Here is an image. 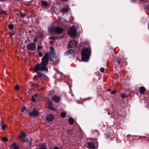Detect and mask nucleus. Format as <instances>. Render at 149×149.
Instances as JSON below:
<instances>
[{
	"label": "nucleus",
	"instance_id": "38",
	"mask_svg": "<svg viewBox=\"0 0 149 149\" xmlns=\"http://www.w3.org/2000/svg\"><path fill=\"white\" fill-rule=\"evenodd\" d=\"M116 92L115 90H113L111 92V94H115L116 93Z\"/></svg>",
	"mask_w": 149,
	"mask_h": 149
},
{
	"label": "nucleus",
	"instance_id": "47",
	"mask_svg": "<svg viewBox=\"0 0 149 149\" xmlns=\"http://www.w3.org/2000/svg\"><path fill=\"white\" fill-rule=\"evenodd\" d=\"M57 61H58V59H57Z\"/></svg>",
	"mask_w": 149,
	"mask_h": 149
},
{
	"label": "nucleus",
	"instance_id": "26",
	"mask_svg": "<svg viewBox=\"0 0 149 149\" xmlns=\"http://www.w3.org/2000/svg\"><path fill=\"white\" fill-rule=\"evenodd\" d=\"M14 26L12 24H10L9 25L8 28L10 30L13 29V28Z\"/></svg>",
	"mask_w": 149,
	"mask_h": 149
},
{
	"label": "nucleus",
	"instance_id": "14",
	"mask_svg": "<svg viewBox=\"0 0 149 149\" xmlns=\"http://www.w3.org/2000/svg\"><path fill=\"white\" fill-rule=\"evenodd\" d=\"M26 136V134L24 132H22L21 133L20 135L19 136V138L20 139H22V140H24L23 139Z\"/></svg>",
	"mask_w": 149,
	"mask_h": 149
},
{
	"label": "nucleus",
	"instance_id": "29",
	"mask_svg": "<svg viewBox=\"0 0 149 149\" xmlns=\"http://www.w3.org/2000/svg\"><path fill=\"white\" fill-rule=\"evenodd\" d=\"M7 13V12L6 11L1 10V14H6Z\"/></svg>",
	"mask_w": 149,
	"mask_h": 149
},
{
	"label": "nucleus",
	"instance_id": "11",
	"mask_svg": "<svg viewBox=\"0 0 149 149\" xmlns=\"http://www.w3.org/2000/svg\"><path fill=\"white\" fill-rule=\"evenodd\" d=\"M52 100L56 102H58L60 100V98L57 95L54 96L52 98Z\"/></svg>",
	"mask_w": 149,
	"mask_h": 149
},
{
	"label": "nucleus",
	"instance_id": "13",
	"mask_svg": "<svg viewBox=\"0 0 149 149\" xmlns=\"http://www.w3.org/2000/svg\"><path fill=\"white\" fill-rule=\"evenodd\" d=\"M125 61V59L124 58L119 59L117 58L116 60V62L118 64H122Z\"/></svg>",
	"mask_w": 149,
	"mask_h": 149
},
{
	"label": "nucleus",
	"instance_id": "34",
	"mask_svg": "<svg viewBox=\"0 0 149 149\" xmlns=\"http://www.w3.org/2000/svg\"><path fill=\"white\" fill-rule=\"evenodd\" d=\"M42 48V47L41 45H39L38 44V51L40 49Z\"/></svg>",
	"mask_w": 149,
	"mask_h": 149
},
{
	"label": "nucleus",
	"instance_id": "6",
	"mask_svg": "<svg viewBox=\"0 0 149 149\" xmlns=\"http://www.w3.org/2000/svg\"><path fill=\"white\" fill-rule=\"evenodd\" d=\"M63 31V29L59 26H57L54 27L52 29V31L55 32L57 34L61 33Z\"/></svg>",
	"mask_w": 149,
	"mask_h": 149
},
{
	"label": "nucleus",
	"instance_id": "44",
	"mask_svg": "<svg viewBox=\"0 0 149 149\" xmlns=\"http://www.w3.org/2000/svg\"><path fill=\"white\" fill-rule=\"evenodd\" d=\"M36 41H37V38H35L34 39V42H36Z\"/></svg>",
	"mask_w": 149,
	"mask_h": 149
},
{
	"label": "nucleus",
	"instance_id": "16",
	"mask_svg": "<svg viewBox=\"0 0 149 149\" xmlns=\"http://www.w3.org/2000/svg\"><path fill=\"white\" fill-rule=\"evenodd\" d=\"M69 123L71 125L73 124L74 122V120L72 118H70L68 119Z\"/></svg>",
	"mask_w": 149,
	"mask_h": 149
},
{
	"label": "nucleus",
	"instance_id": "24",
	"mask_svg": "<svg viewBox=\"0 0 149 149\" xmlns=\"http://www.w3.org/2000/svg\"><path fill=\"white\" fill-rule=\"evenodd\" d=\"M66 116V114L65 112H63L61 113V116L63 118H65Z\"/></svg>",
	"mask_w": 149,
	"mask_h": 149
},
{
	"label": "nucleus",
	"instance_id": "39",
	"mask_svg": "<svg viewBox=\"0 0 149 149\" xmlns=\"http://www.w3.org/2000/svg\"><path fill=\"white\" fill-rule=\"evenodd\" d=\"M25 109H26V107H24L21 110V111L22 112H23L24 110H25Z\"/></svg>",
	"mask_w": 149,
	"mask_h": 149
},
{
	"label": "nucleus",
	"instance_id": "31",
	"mask_svg": "<svg viewBox=\"0 0 149 149\" xmlns=\"http://www.w3.org/2000/svg\"><path fill=\"white\" fill-rule=\"evenodd\" d=\"M52 102L51 101H49L48 102V106H52Z\"/></svg>",
	"mask_w": 149,
	"mask_h": 149
},
{
	"label": "nucleus",
	"instance_id": "35",
	"mask_svg": "<svg viewBox=\"0 0 149 149\" xmlns=\"http://www.w3.org/2000/svg\"><path fill=\"white\" fill-rule=\"evenodd\" d=\"M100 71L102 72H103L104 71V69L103 68H101L100 69Z\"/></svg>",
	"mask_w": 149,
	"mask_h": 149
},
{
	"label": "nucleus",
	"instance_id": "12",
	"mask_svg": "<svg viewBox=\"0 0 149 149\" xmlns=\"http://www.w3.org/2000/svg\"><path fill=\"white\" fill-rule=\"evenodd\" d=\"M41 3L43 6H45L46 7L49 6L50 4L48 3L47 2L42 0L41 1Z\"/></svg>",
	"mask_w": 149,
	"mask_h": 149
},
{
	"label": "nucleus",
	"instance_id": "9",
	"mask_svg": "<svg viewBox=\"0 0 149 149\" xmlns=\"http://www.w3.org/2000/svg\"><path fill=\"white\" fill-rule=\"evenodd\" d=\"M39 115V113L35 109H34L32 111L29 113V115L31 117H36Z\"/></svg>",
	"mask_w": 149,
	"mask_h": 149
},
{
	"label": "nucleus",
	"instance_id": "3",
	"mask_svg": "<svg viewBox=\"0 0 149 149\" xmlns=\"http://www.w3.org/2000/svg\"><path fill=\"white\" fill-rule=\"evenodd\" d=\"M91 51L90 48H85L81 51V60L83 61H88L91 55Z\"/></svg>",
	"mask_w": 149,
	"mask_h": 149
},
{
	"label": "nucleus",
	"instance_id": "25",
	"mask_svg": "<svg viewBox=\"0 0 149 149\" xmlns=\"http://www.w3.org/2000/svg\"><path fill=\"white\" fill-rule=\"evenodd\" d=\"M127 95L125 93H121V97L122 98H125L126 97Z\"/></svg>",
	"mask_w": 149,
	"mask_h": 149
},
{
	"label": "nucleus",
	"instance_id": "46",
	"mask_svg": "<svg viewBox=\"0 0 149 149\" xmlns=\"http://www.w3.org/2000/svg\"><path fill=\"white\" fill-rule=\"evenodd\" d=\"M3 0H0V1H2Z\"/></svg>",
	"mask_w": 149,
	"mask_h": 149
},
{
	"label": "nucleus",
	"instance_id": "48",
	"mask_svg": "<svg viewBox=\"0 0 149 149\" xmlns=\"http://www.w3.org/2000/svg\"><path fill=\"white\" fill-rule=\"evenodd\" d=\"M13 35V34H12V35Z\"/></svg>",
	"mask_w": 149,
	"mask_h": 149
},
{
	"label": "nucleus",
	"instance_id": "21",
	"mask_svg": "<svg viewBox=\"0 0 149 149\" xmlns=\"http://www.w3.org/2000/svg\"><path fill=\"white\" fill-rule=\"evenodd\" d=\"M40 149H47V147L44 145H41L40 146Z\"/></svg>",
	"mask_w": 149,
	"mask_h": 149
},
{
	"label": "nucleus",
	"instance_id": "43",
	"mask_svg": "<svg viewBox=\"0 0 149 149\" xmlns=\"http://www.w3.org/2000/svg\"><path fill=\"white\" fill-rule=\"evenodd\" d=\"M61 1H68V0H61Z\"/></svg>",
	"mask_w": 149,
	"mask_h": 149
},
{
	"label": "nucleus",
	"instance_id": "20",
	"mask_svg": "<svg viewBox=\"0 0 149 149\" xmlns=\"http://www.w3.org/2000/svg\"><path fill=\"white\" fill-rule=\"evenodd\" d=\"M105 137L107 139L110 136V134L109 132H107V133H106L105 134Z\"/></svg>",
	"mask_w": 149,
	"mask_h": 149
},
{
	"label": "nucleus",
	"instance_id": "19",
	"mask_svg": "<svg viewBox=\"0 0 149 149\" xmlns=\"http://www.w3.org/2000/svg\"><path fill=\"white\" fill-rule=\"evenodd\" d=\"M146 91V89L144 87L141 86L140 88V92L141 93H143Z\"/></svg>",
	"mask_w": 149,
	"mask_h": 149
},
{
	"label": "nucleus",
	"instance_id": "1",
	"mask_svg": "<svg viewBox=\"0 0 149 149\" xmlns=\"http://www.w3.org/2000/svg\"><path fill=\"white\" fill-rule=\"evenodd\" d=\"M48 63L43 58L42 59L40 63H38L35 66L34 68V72H37L38 71H45L48 72V69L46 67V66L48 64Z\"/></svg>",
	"mask_w": 149,
	"mask_h": 149
},
{
	"label": "nucleus",
	"instance_id": "42",
	"mask_svg": "<svg viewBox=\"0 0 149 149\" xmlns=\"http://www.w3.org/2000/svg\"><path fill=\"white\" fill-rule=\"evenodd\" d=\"M49 43L51 44H52L53 43V41H49Z\"/></svg>",
	"mask_w": 149,
	"mask_h": 149
},
{
	"label": "nucleus",
	"instance_id": "36",
	"mask_svg": "<svg viewBox=\"0 0 149 149\" xmlns=\"http://www.w3.org/2000/svg\"><path fill=\"white\" fill-rule=\"evenodd\" d=\"M38 56L40 57H42V53L41 52H39Z\"/></svg>",
	"mask_w": 149,
	"mask_h": 149
},
{
	"label": "nucleus",
	"instance_id": "27",
	"mask_svg": "<svg viewBox=\"0 0 149 149\" xmlns=\"http://www.w3.org/2000/svg\"><path fill=\"white\" fill-rule=\"evenodd\" d=\"M2 141L5 142H7L8 141V139L7 137H4L2 138Z\"/></svg>",
	"mask_w": 149,
	"mask_h": 149
},
{
	"label": "nucleus",
	"instance_id": "4",
	"mask_svg": "<svg viewBox=\"0 0 149 149\" xmlns=\"http://www.w3.org/2000/svg\"><path fill=\"white\" fill-rule=\"evenodd\" d=\"M68 34L72 38L76 37L77 33L76 28L75 26H73L70 27L68 29Z\"/></svg>",
	"mask_w": 149,
	"mask_h": 149
},
{
	"label": "nucleus",
	"instance_id": "10",
	"mask_svg": "<svg viewBox=\"0 0 149 149\" xmlns=\"http://www.w3.org/2000/svg\"><path fill=\"white\" fill-rule=\"evenodd\" d=\"M54 116L52 114H49L45 117L46 120L48 122L52 121L54 118Z\"/></svg>",
	"mask_w": 149,
	"mask_h": 149
},
{
	"label": "nucleus",
	"instance_id": "7",
	"mask_svg": "<svg viewBox=\"0 0 149 149\" xmlns=\"http://www.w3.org/2000/svg\"><path fill=\"white\" fill-rule=\"evenodd\" d=\"M78 45V43L77 42L74 40H70L68 47L69 48H74L77 47Z\"/></svg>",
	"mask_w": 149,
	"mask_h": 149
},
{
	"label": "nucleus",
	"instance_id": "15",
	"mask_svg": "<svg viewBox=\"0 0 149 149\" xmlns=\"http://www.w3.org/2000/svg\"><path fill=\"white\" fill-rule=\"evenodd\" d=\"M69 10V8L66 7H64L61 9L60 12L62 13H64L68 12Z\"/></svg>",
	"mask_w": 149,
	"mask_h": 149
},
{
	"label": "nucleus",
	"instance_id": "41",
	"mask_svg": "<svg viewBox=\"0 0 149 149\" xmlns=\"http://www.w3.org/2000/svg\"><path fill=\"white\" fill-rule=\"evenodd\" d=\"M53 149H59V148L58 147H54Z\"/></svg>",
	"mask_w": 149,
	"mask_h": 149
},
{
	"label": "nucleus",
	"instance_id": "23",
	"mask_svg": "<svg viewBox=\"0 0 149 149\" xmlns=\"http://www.w3.org/2000/svg\"><path fill=\"white\" fill-rule=\"evenodd\" d=\"M37 76L39 78H41L42 77L44 76V74L42 73H40L38 74Z\"/></svg>",
	"mask_w": 149,
	"mask_h": 149
},
{
	"label": "nucleus",
	"instance_id": "33",
	"mask_svg": "<svg viewBox=\"0 0 149 149\" xmlns=\"http://www.w3.org/2000/svg\"><path fill=\"white\" fill-rule=\"evenodd\" d=\"M15 89L16 91H18L19 89V86L18 85L16 86L15 88Z\"/></svg>",
	"mask_w": 149,
	"mask_h": 149
},
{
	"label": "nucleus",
	"instance_id": "2",
	"mask_svg": "<svg viewBox=\"0 0 149 149\" xmlns=\"http://www.w3.org/2000/svg\"><path fill=\"white\" fill-rule=\"evenodd\" d=\"M50 51L45 53V56L42 57L45 60L49 63V59L50 61H54V58H55V54L54 47L51 46L50 47Z\"/></svg>",
	"mask_w": 149,
	"mask_h": 149
},
{
	"label": "nucleus",
	"instance_id": "45",
	"mask_svg": "<svg viewBox=\"0 0 149 149\" xmlns=\"http://www.w3.org/2000/svg\"><path fill=\"white\" fill-rule=\"evenodd\" d=\"M132 2H134L136 0H130Z\"/></svg>",
	"mask_w": 149,
	"mask_h": 149
},
{
	"label": "nucleus",
	"instance_id": "37",
	"mask_svg": "<svg viewBox=\"0 0 149 149\" xmlns=\"http://www.w3.org/2000/svg\"><path fill=\"white\" fill-rule=\"evenodd\" d=\"M48 108L49 109H52V110H54V108L52 106H48Z\"/></svg>",
	"mask_w": 149,
	"mask_h": 149
},
{
	"label": "nucleus",
	"instance_id": "17",
	"mask_svg": "<svg viewBox=\"0 0 149 149\" xmlns=\"http://www.w3.org/2000/svg\"><path fill=\"white\" fill-rule=\"evenodd\" d=\"M11 147L14 149H19V147L15 143L11 144Z\"/></svg>",
	"mask_w": 149,
	"mask_h": 149
},
{
	"label": "nucleus",
	"instance_id": "28",
	"mask_svg": "<svg viewBox=\"0 0 149 149\" xmlns=\"http://www.w3.org/2000/svg\"><path fill=\"white\" fill-rule=\"evenodd\" d=\"M49 39H51L52 40H54L56 38L54 36H50L49 37Z\"/></svg>",
	"mask_w": 149,
	"mask_h": 149
},
{
	"label": "nucleus",
	"instance_id": "32",
	"mask_svg": "<svg viewBox=\"0 0 149 149\" xmlns=\"http://www.w3.org/2000/svg\"><path fill=\"white\" fill-rule=\"evenodd\" d=\"M36 97H35L34 96H32L31 98H32V101L33 102H35L36 101V99L35 98Z\"/></svg>",
	"mask_w": 149,
	"mask_h": 149
},
{
	"label": "nucleus",
	"instance_id": "22",
	"mask_svg": "<svg viewBox=\"0 0 149 149\" xmlns=\"http://www.w3.org/2000/svg\"><path fill=\"white\" fill-rule=\"evenodd\" d=\"M26 15V13H22V12H20V16L21 17H24L25 16V15Z\"/></svg>",
	"mask_w": 149,
	"mask_h": 149
},
{
	"label": "nucleus",
	"instance_id": "30",
	"mask_svg": "<svg viewBox=\"0 0 149 149\" xmlns=\"http://www.w3.org/2000/svg\"><path fill=\"white\" fill-rule=\"evenodd\" d=\"M6 127V125L5 124H2L1 125V128L3 130H4L5 129Z\"/></svg>",
	"mask_w": 149,
	"mask_h": 149
},
{
	"label": "nucleus",
	"instance_id": "5",
	"mask_svg": "<svg viewBox=\"0 0 149 149\" xmlns=\"http://www.w3.org/2000/svg\"><path fill=\"white\" fill-rule=\"evenodd\" d=\"M98 146V143L97 141L88 142V148L93 149H97Z\"/></svg>",
	"mask_w": 149,
	"mask_h": 149
},
{
	"label": "nucleus",
	"instance_id": "40",
	"mask_svg": "<svg viewBox=\"0 0 149 149\" xmlns=\"http://www.w3.org/2000/svg\"><path fill=\"white\" fill-rule=\"evenodd\" d=\"M33 96H34L35 97H38V95L37 94H35Z\"/></svg>",
	"mask_w": 149,
	"mask_h": 149
},
{
	"label": "nucleus",
	"instance_id": "18",
	"mask_svg": "<svg viewBox=\"0 0 149 149\" xmlns=\"http://www.w3.org/2000/svg\"><path fill=\"white\" fill-rule=\"evenodd\" d=\"M66 52L68 54H72L73 55H74L75 54L74 50L72 49H69Z\"/></svg>",
	"mask_w": 149,
	"mask_h": 149
},
{
	"label": "nucleus",
	"instance_id": "8",
	"mask_svg": "<svg viewBox=\"0 0 149 149\" xmlns=\"http://www.w3.org/2000/svg\"><path fill=\"white\" fill-rule=\"evenodd\" d=\"M26 47L29 50H34L36 48V44L34 42L31 43L27 45Z\"/></svg>",
	"mask_w": 149,
	"mask_h": 149
}]
</instances>
